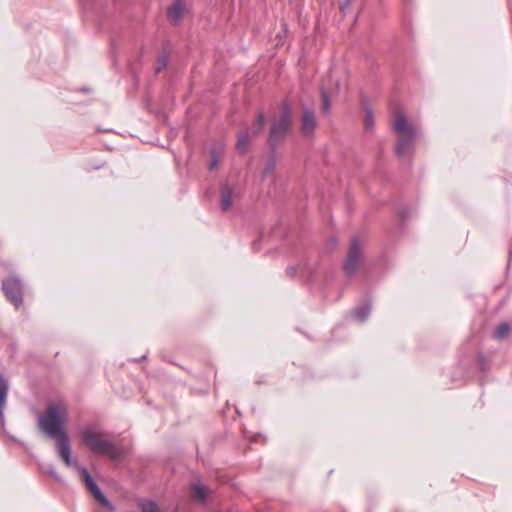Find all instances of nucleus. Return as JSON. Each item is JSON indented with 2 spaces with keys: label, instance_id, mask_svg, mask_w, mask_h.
Returning a JSON list of instances; mask_svg holds the SVG:
<instances>
[{
  "label": "nucleus",
  "instance_id": "nucleus-6",
  "mask_svg": "<svg viewBox=\"0 0 512 512\" xmlns=\"http://www.w3.org/2000/svg\"><path fill=\"white\" fill-rule=\"evenodd\" d=\"M2 290L6 298L16 308L23 304V283L21 279L11 276L2 280Z\"/></svg>",
  "mask_w": 512,
  "mask_h": 512
},
{
  "label": "nucleus",
  "instance_id": "nucleus-4",
  "mask_svg": "<svg viewBox=\"0 0 512 512\" xmlns=\"http://www.w3.org/2000/svg\"><path fill=\"white\" fill-rule=\"evenodd\" d=\"M393 131L398 136L395 145V153L398 157H403L411 149L417 133L416 130L408 124L405 115L400 110L395 112Z\"/></svg>",
  "mask_w": 512,
  "mask_h": 512
},
{
  "label": "nucleus",
  "instance_id": "nucleus-8",
  "mask_svg": "<svg viewBox=\"0 0 512 512\" xmlns=\"http://www.w3.org/2000/svg\"><path fill=\"white\" fill-rule=\"evenodd\" d=\"M362 255V250L360 247L359 240L357 238H353L349 249L346 260L343 264V269L348 278H352L358 268L359 260Z\"/></svg>",
  "mask_w": 512,
  "mask_h": 512
},
{
  "label": "nucleus",
  "instance_id": "nucleus-7",
  "mask_svg": "<svg viewBox=\"0 0 512 512\" xmlns=\"http://www.w3.org/2000/svg\"><path fill=\"white\" fill-rule=\"evenodd\" d=\"M82 481L88 490V492L93 496V498L100 503L102 506L107 508L108 510H114V505L112 502L103 494L100 487L94 481L92 476L90 475L88 469L86 467H81L80 469Z\"/></svg>",
  "mask_w": 512,
  "mask_h": 512
},
{
  "label": "nucleus",
  "instance_id": "nucleus-16",
  "mask_svg": "<svg viewBox=\"0 0 512 512\" xmlns=\"http://www.w3.org/2000/svg\"><path fill=\"white\" fill-rule=\"evenodd\" d=\"M266 118L262 112L258 113L255 123L250 127V130L252 131V134L254 136L259 135L265 126Z\"/></svg>",
  "mask_w": 512,
  "mask_h": 512
},
{
  "label": "nucleus",
  "instance_id": "nucleus-21",
  "mask_svg": "<svg viewBox=\"0 0 512 512\" xmlns=\"http://www.w3.org/2000/svg\"><path fill=\"white\" fill-rule=\"evenodd\" d=\"M476 362L480 370L487 371L491 366V358L484 354H479L476 358Z\"/></svg>",
  "mask_w": 512,
  "mask_h": 512
},
{
  "label": "nucleus",
  "instance_id": "nucleus-13",
  "mask_svg": "<svg viewBox=\"0 0 512 512\" xmlns=\"http://www.w3.org/2000/svg\"><path fill=\"white\" fill-rule=\"evenodd\" d=\"M512 327L508 322L499 323L492 332V338L496 340L505 339L511 332Z\"/></svg>",
  "mask_w": 512,
  "mask_h": 512
},
{
  "label": "nucleus",
  "instance_id": "nucleus-26",
  "mask_svg": "<svg viewBox=\"0 0 512 512\" xmlns=\"http://www.w3.org/2000/svg\"><path fill=\"white\" fill-rule=\"evenodd\" d=\"M298 273V268L295 267V266H290L286 269V274L290 277V278H294Z\"/></svg>",
  "mask_w": 512,
  "mask_h": 512
},
{
  "label": "nucleus",
  "instance_id": "nucleus-12",
  "mask_svg": "<svg viewBox=\"0 0 512 512\" xmlns=\"http://www.w3.org/2000/svg\"><path fill=\"white\" fill-rule=\"evenodd\" d=\"M8 381L4 378L3 375L0 374V421L4 423V409L6 404V399L8 395Z\"/></svg>",
  "mask_w": 512,
  "mask_h": 512
},
{
  "label": "nucleus",
  "instance_id": "nucleus-24",
  "mask_svg": "<svg viewBox=\"0 0 512 512\" xmlns=\"http://www.w3.org/2000/svg\"><path fill=\"white\" fill-rule=\"evenodd\" d=\"M141 512H159V509L153 501H142L140 503Z\"/></svg>",
  "mask_w": 512,
  "mask_h": 512
},
{
  "label": "nucleus",
  "instance_id": "nucleus-15",
  "mask_svg": "<svg viewBox=\"0 0 512 512\" xmlns=\"http://www.w3.org/2000/svg\"><path fill=\"white\" fill-rule=\"evenodd\" d=\"M192 490H193V495L192 497L196 500H199V501H202V502H205L207 497H208V493H209V488L203 484H199V483H195V484H192Z\"/></svg>",
  "mask_w": 512,
  "mask_h": 512
},
{
  "label": "nucleus",
  "instance_id": "nucleus-20",
  "mask_svg": "<svg viewBox=\"0 0 512 512\" xmlns=\"http://www.w3.org/2000/svg\"><path fill=\"white\" fill-rule=\"evenodd\" d=\"M168 61H169V54H168V52L163 51L161 53V55H159L156 60V67H155L156 73H160L161 71H163L167 67Z\"/></svg>",
  "mask_w": 512,
  "mask_h": 512
},
{
  "label": "nucleus",
  "instance_id": "nucleus-23",
  "mask_svg": "<svg viewBox=\"0 0 512 512\" xmlns=\"http://www.w3.org/2000/svg\"><path fill=\"white\" fill-rule=\"evenodd\" d=\"M42 469H43L44 473H46L49 476H51L57 482H62V477L57 472V470H56V468H55V466L53 464H48L45 467H42Z\"/></svg>",
  "mask_w": 512,
  "mask_h": 512
},
{
  "label": "nucleus",
  "instance_id": "nucleus-11",
  "mask_svg": "<svg viewBox=\"0 0 512 512\" xmlns=\"http://www.w3.org/2000/svg\"><path fill=\"white\" fill-rule=\"evenodd\" d=\"M184 6L181 0H176L167 10V17L169 21L177 25L180 23L183 17Z\"/></svg>",
  "mask_w": 512,
  "mask_h": 512
},
{
  "label": "nucleus",
  "instance_id": "nucleus-25",
  "mask_svg": "<svg viewBox=\"0 0 512 512\" xmlns=\"http://www.w3.org/2000/svg\"><path fill=\"white\" fill-rule=\"evenodd\" d=\"M218 164V158L216 156V153L214 151L211 152V160L208 164V169L210 171H212L213 169H215V167L217 166Z\"/></svg>",
  "mask_w": 512,
  "mask_h": 512
},
{
  "label": "nucleus",
  "instance_id": "nucleus-14",
  "mask_svg": "<svg viewBox=\"0 0 512 512\" xmlns=\"http://www.w3.org/2000/svg\"><path fill=\"white\" fill-rule=\"evenodd\" d=\"M250 145V135L247 131L240 132L236 142V149L239 153L245 154Z\"/></svg>",
  "mask_w": 512,
  "mask_h": 512
},
{
  "label": "nucleus",
  "instance_id": "nucleus-9",
  "mask_svg": "<svg viewBox=\"0 0 512 512\" xmlns=\"http://www.w3.org/2000/svg\"><path fill=\"white\" fill-rule=\"evenodd\" d=\"M317 126L315 113L312 109L305 108L301 117L300 131L303 136L311 137Z\"/></svg>",
  "mask_w": 512,
  "mask_h": 512
},
{
  "label": "nucleus",
  "instance_id": "nucleus-3",
  "mask_svg": "<svg viewBox=\"0 0 512 512\" xmlns=\"http://www.w3.org/2000/svg\"><path fill=\"white\" fill-rule=\"evenodd\" d=\"M82 442L95 454L107 456L112 460H121L125 455V449L121 444H115L105 439L107 433L86 428L81 431Z\"/></svg>",
  "mask_w": 512,
  "mask_h": 512
},
{
  "label": "nucleus",
  "instance_id": "nucleus-1",
  "mask_svg": "<svg viewBox=\"0 0 512 512\" xmlns=\"http://www.w3.org/2000/svg\"><path fill=\"white\" fill-rule=\"evenodd\" d=\"M40 430L49 438L56 440L59 456L67 466H71L70 439L65 428L64 418L56 404H49L38 418Z\"/></svg>",
  "mask_w": 512,
  "mask_h": 512
},
{
  "label": "nucleus",
  "instance_id": "nucleus-18",
  "mask_svg": "<svg viewBox=\"0 0 512 512\" xmlns=\"http://www.w3.org/2000/svg\"><path fill=\"white\" fill-rule=\"evenodd\" d=\"M331 109L329 93L325 89H321V111L324 115H328Z\"/></svg>",
  "mask_w": 512,
  "mask_h": 512
},
{
  "label": "nucleus",
  "instance_id": "nucleus-17",
  "mask_svg": "<svg viewBox=\"0 0 512 512\" xmlns=\"http://www.w3.org/2000/svg\"><path fill=\"white\" fill-rule=\"evenodd\" d=\"M371 311V304L369 302H366L364 305L355 308L354 315L355 317L363 322L367 319Z\"/></svg>",
  "mask_w": 512,
  "mask_h": 512
},
{
  "label": "nucleus",
  "instance_id": "nucleus-5",
  "mask_svg": "<svg viewBox=\"0 0 512 512\" xmlns=\"http://www.w3.org/2000/svg\"><path fill=\"white\" fill-rule=\"evenodd\" d=\"M280 117L271 125L268 144L271 150L275 151L278 144L285 139L292 124V112L287 101H283L279 107Z\"/></svg>",
  "mask_w": 512,
  "mask_h": 512
},
{
  "label": "nucleus",
  "instance_id": "nucleus-22",
  "mask_svg": "<svg viewBox=\"0 0 512 512\" xmlns=\"http://www.w3.org/2000/svg\"><path fill=\"white\" fill-rule=\"evenodd\" d=\"M374 126V115L370 107L365 108L364 116V127L366 130L371 129Z\"/></svg>",
  "mask_w": 512,
  "mask_h": 512
},
{
  "label": "nucleus",
  "instance_id": "nucleus-27",
  "mask_svg": "<svg viewBox=\"0 0 512 512\" xmlns=\"http://www.w3.org/2000/svg\"><path fill=\"white\" fill-rule=\"evenodd\" d=\"M351 5V0H345L341 3L340 9L343 13H346V11L349 9Z\"/></svg>",
  "mask_w": 512,
  "mask_h": 512
},
{
  "label": "nucleus",
  "instance_id": "nucleus-2",
  "mask_svg": "<svg viewBox=\"0 0 512 512\" xmlns=\"http://www.w3.org/2000/svg\"><path fill=\"white\" fill-rule=\"evenodd\" d=\"M40 430L49 438L56 440L59 456L67 466H71L70 439L65 428L64 418L56 404H49L38 418Z\"/></svg>",
  "mask_w": 512,
  "mask_h": 512
},
{
  "label": "nucleus",
  "instance_id": "nucleus-19",
  "mask_svg": "<svg viewBox=\"0 0 512 512\" xmlns=\"http://www.w3.org/2000/svg\"><path fill=\"white\" fill-rule=\"evenodd\" d=\"M271 151H272V153L269 156V158L267 159L264 170H263L264 177H267L270 174H272L276 167L275 151H273V150H271Z\"/></svg>",
  "mask_w": 512,
  "mask_h": 512
},
{
  "label": "nucleus",
  "instance_id": "nucleus-10",
  "mask_svg": "<svg viewBox=\"0 0 512 512\" xmlns=\"http://www.w3.org/2000/svg\"><path fill=\"white\" fill-rule=\"evenodd\" d=\"M234 189L228 183H224L220 188V207L223 212L228 211L233 204Z\"/></svg>",
  "mask_w": 512,
  "mask_h": 512
}]
</instances>
